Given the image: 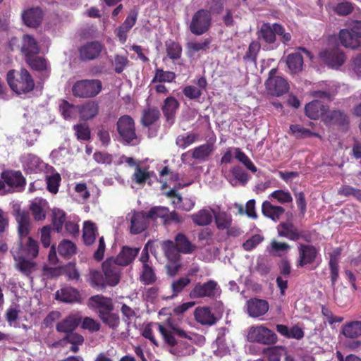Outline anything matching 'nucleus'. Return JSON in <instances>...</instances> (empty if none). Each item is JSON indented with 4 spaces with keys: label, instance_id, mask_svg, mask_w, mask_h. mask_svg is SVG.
Masks as SVG:
<instances>
[{
    "label": "nucleus",
    "instance_id": "obj_1",
    "mask_svg": "<svg viewBox=\"0 0 361 361\" xmlns=\"http://www.w3.org/2000/svg\"><path fill=\"white\" fill-rule=\"evenodd\" d=\"M156 326L160 334L163 336L165 341L170 345H174L176 343L174 336H178L180 337L188 338L192 339V336L188 335L185 332L180 330L178 325L173 322V319L169 318L164 324H147L145 326L142 331V336L149 339L153 344L158 345L157 341L155 340L152 327Z\"/></svg>",
    "mask_w": 361,
    "mask_h": 361
},
{
    "label": "nucleus",
    "instance_id": "obj_2",
    "mask_svg": "<svg viewBox=\"0 0 361 361\" xmlns=\"http://www.w3.org/2000/svg\"><path fill=\"white\" fill-rule=\"evenodd\" d=\"M104 276L97 271H91L89 280L93 286L104 287L106 285L114 286L120 281V271L114 264L106 260L102 264Z\"/></svg>",
    "mask_w": 361,
    "mask_h": 361
},
{
    "label": "nucleus",
    "instance_id": "obj_3",
    "mask_svg": "<svg viewBox=\"0 0 361 361\" xmlns=\"http://www.w3.org/2000/svg\"><path fill=\"white\" fill-rule=\"evenodd\" d=\"M305 114L311 119L322 117L325 121L343 123L346 121L345 116L340 111L327 112L326 107L319 101H313L305 106Z\"/></svg>",
    "mask_w": 361,
    "mask_h": 361
},
{
    "label": "nucleus",
    "instance_id": "obj_4",
    "mask_svg": "<svg viewBox=\"0 0 361 361\" xmlns=\"http://www.w3.org/2000/svg\"><path fill=\"white\" fill-rule=\"evenodd\" d=\"M102 90V82L96 79L78 80L72 87L73 94L79 98L94 97Z\"/></svg>",
    "mask_w": 361,
    "mask_h": 361
},
{
    "label": "nucleus",
    "instance_id": "obj_5",
    "mask_svg": "<svg viewBox=\"0 0 361 361\" xmlns=\"http://www.w3.org/2000/svg\"><path fill=\"white\" fill-rule=\"evenodd\" d=\"M7 81L11 90L18 94L31 91L35 86L30 75L25 69L20 71L17 79L14 78V71H10L7 74Z\"/></svg>",
    "mask_w": 361,
    "mask_h": 361
},
{
    "label": "nucleus",
    "instance_id": "obj_6",
    "mask_svg": "<svg viewBox=\"0 0 361 361\" xmlns=\"http://www.w3.org/2000/svg\"><path fill=\"white\" fill-rule=\"evenodd\" d=\"M247 337V340L250 342H256L266 345L275 343L277 341L276 334L263 325H257L250 327Z\"/></svg>",
    "mask_w": 361,
    "mask_h": 361
},
{
    "label": "nucleus",
    "instance_id": "obj_7",
    "mask_svg": "<svg viewBox=\"0 0 361 361\" xmlns=\"http://www.w3.org/2000/svg\"><path fill=\"white\" fill-rule=\"evenodd\" d=\"M265 86L270 94L277 97L285 94L289 89L288 82L282 76L277 75L276 68H272L269 71Z\"/></svg>",
    "mask_w": 361,
    "mask_h": 361
},
{
    "label": "nucleus",
    "instance_id": "obj_8",
    "mask_svg": "<svg viewBox=\"0 0 361 361\" xmlns=\"http://www.w3.org/2000/svg\"><path fill=\"white\" fill-rule=\"evenodd\" d=\"M117 130L122 139L127 143L135 145L138 139L135 133V123L129 116H123L118 120Z\"/></svg>",
    "mask_w": 361,
    "mask_h": 361
},
{
    "label": "nucleus",
    "instance_id": "obj_9",
    "mask_svg": "<svg viewBox=\"0 0 361 361\" xmlns=\"http://www.w3.org/2000/svg\"><path fill=\"white\" fill-rule=\"evenodd\" d=\"M211 20V15L208 11L200 10L193 16L190 24V30L193 34L201 35L209 30Z\"/></svg>",
    "mask_w": 361,
    "mask_h": 361
},
{
    "label": "nucleus",
    "instance_id": "obj_10",
    "mask_svg": "<svg viewBox=\"0 0 361 361\" xmlns=\"http://www.w3.org/2000/svg\"><path fill=\"white\" fill-rule=\"evenodd\" d=\"M321 59L329 67L338 68L345 61V56L338 47L328 49L319 54Z\"/></svg>",
    "mask_w": 361,
    "mask_h": 361
},
{
    "label": "nucleus",
    "instance_id": "obj_11",
    "mask_svg": "<svg viewBox=\"0 0 361 361\" xmlns=\"http://www.w3.org/2000/svg\"><path fill=\"white\" fill-rule=\"evenodd\" d=\"M219 287L217 283L210 280L204 283H197L191 290L190 297L192 299L214 297L219 293Z\"/></svg>",
    "mask_w": 361,
    "mask_h": 361
},
{
    "label": "nucleus",
    "instance_id": "obj_12",
    "mask_svg": "<svg viewBox=\"0 0 361 361\" xmlns=\"http://www.w3.org/2000/svg\"><path fill=\"white\" fill-rule=\"evenodd\" d=\"M20 159L27 173H38L47 168V164L39 157L32 154H24Z\"/></svg>",
    "mask_w": 361,
    "mask_h": 361
},
{
    "label": "nucleus",
    "instance_id": "obj_13",
    "mask_svg": "<svg viewBox=\"0 0 361 361\" xmlns=\"http://www.w3.org/2000/svg\"><path fill=\"white\" fill-rule=\"evenodd\" d=\"M246 312L250 317L258 318L264 315L269 309L267 300L258 298H251L246 302Z\"/></svg>",
    "mask_w": 361,
    "mask_h": 361
},
{
    "label": "nucleus",
    "instance_id": "obj_14",
    "mask_svg": "<svg viewBox=\"0 0 361 361\" xmlns=\"http://www.w3.org/2000/svg\"><path fill=\"white\" fill-rule=\"evenodd\" d=\"M12 250H16L23 256L35 258L39 253V245L37 241L31 237L20 238V244Z\"/></svg>",
    "mask_w": 361,
    "mask_h": 361
},
{
    "label": "nucleus",
    "instance_id": "obj_15",
    "mask_svg": "<svg viewBox=\"0 0 361 361\" xmlns=\"http://www.w3.org/2000/svg\"><path fill=\"white\" fill-rule=\"evenodd\" d=\"M303 55L312 59L309 51L305 48L300 47L298 51L290 54L287 56L286 64L291 73H298L302 70L303 65Z\"/></svg>",
    "mask_w": 361,
    "mask_h": 361
},
{
    "label": "nucleus",
    "instance_id": "obj_16",
    "mask_svg": "<svg viewBox=\"0 0 361 361\" xmlns=\"http://www.w3.org/2000/svg\"><path fill=\"white\" fill-rule=\"evenodd\" d=\"M15 219L18 224V231L20 238H25L31 229V219L30 214L25 210L19 208L15 209Z\"/></svg>",
    "mask_w": 361,
    "mask_h": 361
},
{
    "label": "nucleus",
    "instance_id": "obj_17",
    "mask_svg": "<svg viewBox=\"0 0 361 361\" xmlns=\"http://www.w3.org/2000/svg\"><path fill=\"white\" fill-rule=\"evenodd\" d=\"M317 255V249L310 245L300 244L298 245V267H304L312 264L316 259Z\"/></svg>",
    "mask_w": 361,
    "mask_h": 361
},
{
    "label": "nucleus",
    "instance_id": "obj_18",
    "mask_svg": "<svg viewBox=\"0 0 361 361\" xmlns=\"http://www.w3.org/2000/svg\"><path fill=\"white\" fill-rule=\"evenodd\" d=\"M128 218L130 221V231L137 234L144 231L147 226V221L149 219L148 214L143 212H133L128 214Z\"/></svg>",
    "mask_w": 361,
    "mask_h": 361
},
{
    "label": "nucleus",
    "instance_id": "obj_19",
    "mask_svg": "<svg viewBox=\"0 0 361 361\" xmlns=\"http://www.w3.org/2000/svg\"><path fill=\"white\" fill-rule=\"evenodd\" d=\"M16 268L25 275H29L37 269V264L32 260L26 259L19 252L12 250Z\"/></svg>",
    "mask_w": 361,
    "mask_h": 361
},
{
    "label": "nucleus",
    "instance_id": "obj_20",
    "mask_svg": "<svg viewBox=\"0 0 361 361\" xmlns=\"http://www.w3.org/2000/svg\"><path fill=\"white\" fill-rule=\"evenodd\" d=\"M89 305L98 312L99 316L107 312L108 311H112L114 308L110 298L99 295L92 296L90 298Z\"/></svg>",
    "mask_w": 361,
    "mask_h": 361
},
{
    "label": "nucleus",
    "instance_id": "obj_21",
    "mask_svg": "<svg viewBox=\"0 0 361 361\" xmlns=\"http://www.w3.org/2000/svg\"><path fill=\"white\" fill-rule=\"evenodd\" d=\"M166 195L171 199L172 204L177 209L189 212L195 206V202L192 199L189 197H182L173 190L168 192Z\"/></svg>",
    "mask_w": 361,
    "mask_h": 361
},
{
    "label": "nucleus",
    "instance_id": "obj_22",
    "mask_svg": "<svg viewBox=\"0 0 361 361\" xmlns=\"http://www.w3.org/2000/svg\"><path fill=\"white\" fill-rule=\"evenodd\" d=\"M179 105L178 101L173 97H169L164 101L162 111L169 126L174 123L176 112Z\"/></svg>",
    "mask_w": 361,
    "mask_h": 361
},
{
    "label": "nucleus",
    "instance_id": "obj_23",
    "mask_svg": "<svg viewBox=\"0 0 361 361\" xmlns=\"http://www.w3.org/2000/svg\"><path fill=\"white\" fill-rule=\"evenodd\" d=\"M139 248L123 247L114 261L110 260L115 267L116 265L126 266L131 263L137 256Z\"/></svg>",
    "mask_w": 361,
    "mask_h": 361
},
{
    "label": "nucleus",
    "instance_id": "obj_24",
    "mask_svg": "<svg viewBox=\"0 0 361 361\" xmlns=\"http://www.w3.org/2000/svg\"><path fill=\"white\" fill-rule=\"evenodd\" d=\"M30 209L36 221H42L46 218L49 204L47 200L42 198H35L31 202Z\"/></svg>",
    "mask_w": 361,
    "mask_h": 361
},
{
    "label": "nucleus",
    "instance_id": "obj_25",
    "mask_svg": "<svg viewBox=\"0 0 361 361\" xmlns=\"http://www.w3.org/2000/svg\"><path fill=\"white\" fill-rule=\"evenodd\" d=\"M103 46L99 42L85 44L80 49V54L84 60H92L99 56Z\"/></svg>",
    "mask_w": 361,
    "mask_h": 361
},
{
    "label": "nucleus",
    "instance_id": "obj_26",
    "mask_svg": "<svg viewBox=\"0 0 361 361\" xmlns=\"http://www.w3.org/2000/svg\"><path fill=\"white\" fill-rule=\"evenodd\" d=\"M22 18L24 23L31 27H37L42 19V12L39 8H31L25 10L23 14Z\"/></svg>",
    "mask_w": 361,
    "mask_h": 361
},
{
    "label": "nucleus",
    "instance_id": "obj_27",
    "mask_svg": "<svg viewBox=\"0 0 361 361\" xmlns=\"http://www.w3.org/2000/svg\"><path fill=\"white\" fill-rule=\"evenodd\" d=\"M99 112V104L95 101H88L78 106V114L82 120L87 121L94 118Z\"/></svg>",
    "mask_w": 361,
    "mask_h": 361
},
{
    "label": "nucleus",
    "instance_id": "obj_28",
    "mask_svg": "<svg viewBox=\"0 0 361 361\" xmlns=\"http://www.w3.org/2000/svg\"><path fill=\"white\" fill-rule=\"evenodd\" d=\"M80 317L77 314H70L56 325V330L59 332L66 334L73 332L79 325Z\"/></svg>",
    "mask_w": 361,
    "mask_h": 361
},
{
    "label": "nucleus",
    "instance_id": "obj_29",
    "mask_svg": "<svg viewBox=\"0 0 361 361\" xmlns=\"http://www.w3.org/2000/svg\"><path fill=\"white\" fill-rule=\"evenodd\" d=\"M279 236L285 237L290 240H297L301 238L302 233L290 223H283L277 227Z\"/></svg>",
    "mask_w": 361,
    "mask_h": 361
},
{
    "label": "nucleus",
    "instance_id": "obj_30",
    "mask_svg": "<svg viewBox=\"0 0 361 361\" xmlns=\"http://www.w3.org/2000/svg\"><path fill=\"white\" fill-rule=\"evenodd\" d=\"M214 212L212 209L204 208L190 216L193 223L197 226L209 225L213 220Z\"/></svg>",
    "mask_w": 361,
    "mask_h": 361
},
{
    "label": "nucleus",
    "instance_id": "obj_31",
    "mask_svg": "<svg viewBox=\"0 0 361 361\" xmlns=\"http://www.w3.org/2000/svg\"><path fill=\"white\" fill-rule=\"evenodd\" d=\"M340 40L342 44L348 48L356 49L360 45V37L353 32L352 28L350 31L348 30H341L339 34Z\"/></svg>",
    "mask_w": 361,
    "mask_h": 361
},
{
    "label": "nucleus",
    "instance_id": "obj_32",
    "mask_svg": "<svg viewBox=\"0 0 361 361\" xmlns=\"http://www.w3.org/2000/svg\"><path fill=\"white\" fill-rule=\"evenodd\" d=\"M195 317L197 322L203 325H212L216 322V318L207 307H197Z\"/></svg>",
    "mask_w": 361,
    "mask_h": 361
},
{
    "label": "nucleus",
    "instance_id": "obj_33",
    "mask_svg": "<svg viewBox=\"0 0 361 361\" xmlns=\"http://www.w3.org/2000/svg\"><path fill=\"white\" fill-rule=\"evenodd\" d=\"M22 51L25 58L36 55L39 51L38 44L34 37L31 35H25L23 37Z\"/></svg>",
    "mask_w": 361,
    "mask_h": 361
},
{
    "label": "nucleus",
    "instance_id": "obj_34",
    "mask_svg": "<svg viewBox=\"0 0 361 361\" xmlns=\"http://www.w3.org/2000/svg\"><path fill=\"white\" fill-rule=\"evenodd\" d=\"M1 178L4 183L11 187H21L25 184V179L20 171H4L2 173Z\"/></svg>",
    "mask_w": 361,
    "mask_h": 361
},
{
    "label": "nucleus",
    "instance_id": "obj_35",
    "mask_svg": "<svg viewBox=\"0 0 361 361\" xmlns=\"http://www.w3.org/2000/svg\"><path fill=\"white\" fill-rule=\"evenodd\" d=\"M211 40L209 38L202 40H190L186 44L188 54L192 56L197 52L207 51L209 48Z\"/></svg>",
    "mask_w": 361,
    "mask_h": 361
},
{
    "label": "nucleus",
    "instance_id": "obj_36",
    "mask_svg": "<svg viewBox=\"0 0 361 361\" xmlns=\"http://www.w3.org/2000/svg\"><path fill=\"white\" fill-rule=\"evenodd\" d=\"M262 212L265 216L276 221L284 213V209L280 206L273 205L268 201H264L262 205Z\"/></svg>",
    "mask_w": 361,
    "mask_h": 361
},
{
    "label": "nucleus",
    "instance_id": "obj_37",
    "mask_svg": "<svg viewBox=\"0 0 361 361\" xmlns=\"http://www.w3.org/2000/svg\"><path fill=\"white\" fill-rule=\"evenodd\" d=\"M56 298L65 302H74L79 300L80 295L75 288L66 287L56 291Z\"/></svg>",
    "mask_w": 361,
    "mask_h": 361
},
{
    "label": "nucleus",
    "instance_id": "obj_38",
    "mask_svg": "<svg viewBox=\"0 0 361 361\" xmlns=\"http://www.w3.org/2000/svg\"><path fill=\"white\" fill-rule=\"evenodd\" d=\"M214 150L213 144L206 143L194 148L192 152V157L200 161L207 160L209 156Z\"/></svg>",
    "mask_w": 361,
    "mask_h": 361
},
{
    "label": "nucleus",
    "instance_id": "obj_39",
    "mask_svg": "<svg viewBox=\"0 0 361 361\" xmlns=\"http://www.w3.org/2000/svg\"><path fill=\"white\" fill-rule=\"evenodd\" d=\"M276 330L279 334L288 338L300 339L304 336L303 331L297 326L289 329L286 325L278 324L276 325Z\"/></svg>",
    "mask_w": 361,
    "mask_h": 361
},
{
    "label": "nucleus",
    "instance_id": "obj_40",
    "mask_svg": "<svg viewBox=\"0 0 361 361\" xmlns=\"http://www.w3.org/2000/svg\"><path fill=\"white\" fill-rule=\"evenodd\" d=\"M231 175L226 176L232 185H244L247 181V174L240 167L235 166L231 169Z\"/></svg>",
    "mask_w": 361,
    "mask_h": 361
},
{
    "label": "nucleus",
    "instance_id": "obj_41",
    "mask_svg": "<svg viewBox=\"0 0 361 361\" xmlns=\"http://www.w3.org/2000/svg\"><path fill=\"white\" fill-rule=\"evenodd\" d=\"M276 35L274 24L271 25L269 23H264L259 31V39L264 40L269 44H273L276 41Z\"/></svg>",
    "mask_w": 361,
    "mask_h": 361
},
{
    "label": "nucleus",
    "instance_id": "obj_42",
    "mask_svg": "<svg viewBox=\"0 0 361 361\" xmlns=\"http://www.w3.org/2000/svg\"><path fill=\"white\" fill-rule=\"evenodd\" d=\"M97 234V228L94 223L89 221L84 222L82 237L85 244H92Z\"/></svg>",
    "mask_w": 361,
    "mask_h": 361
},
{
    "label": "nucleus",
    "instance_id": "obj_43",
    "mask_svg": "<svg viewBox=\"0 0 361 361\" xmlns=\"http://www.w3.org/2000/svg\"><path fill=\"white\" fill-rule=\"evenodd\" d=\"M343 334L348 338H355L361 336V321H355L345 324L342 328Z\"/></svg>",
    "mask_w": 361,
    "mask_h": 361
},
{
    "label": "nucleus",
    "instance_id": "obj_44",
    "mask_svg": "<svg viewBox=\"0 0 361 361\" xmlns=\"http://www.w3.org/2000/svg\"><path fill=\"white\" fill-rule=\"evenodd\" d=\"M199 140L200 136L197 133H187L185 134L178 135L176 138V143L179 147L185 149Z\"/></svg>",
    "mask_w": 361,
    "mask_h": 361
},
{
    "label": "nucleus",
    "instance_id": "obj_45",
    "mask_svg": "<svg viewBox=\"0 0 361 361\" xmlns=\"http://www.w3.org/2000/svg\"><path fill=\"white\" fill-rule=\"evenodd\" d=\"M175 240L178 252L190 254L195 250V246L191 244L185 235L182 233L178 234Z\"/></svg>",
    "mask_w": 361,
    "mask_h": 361
},
{
    "label": "nucleus",
    "instance_id": "obj_46",
    "mask_svg": "<svg viewBox=\"0 0 361 361\" xmlns=\"http://www.w3.org/2000/svg\"><path fill=\"white\" fill-rule=\"evenodd\" d=\"M175 78L176 74L173 72L157 68L152 83L171 82Z\"/></svg>",
    "mask_w": 361,
    "mask_h": 361
},
{
    "label": "nucleus",
    "instance_id": "obj_47",
    "mask_svg": "<svg viewBox=\"0 0 361 361\" xmlns=\"http://www.w3.org/2000/svg\"><path fill=\"white\" fill-rule=\"evenodd\" d=\"M39 135V130L31 124H27L23 128L22 137L26 140L29 145H32Z\"/></svg>",
    "mask_w": 361,
    "mask_h": 361
},
{
    "label": "nucleus",
    "instance_id": "obj_48",
    "mask_svg": "<svg viewBox=\"0 0 361 361\" xmlns=\"http://www.w3.org/2000/svg\"><path fill=\"white\" fill-rule=\"evenodd\" d=\"M216 227L219 230L228 229L232 223V217L226 212H219L214 214Z\"/></svg>",
    "mask_w": 361,
    "mask_h": 361
},
{
    "label": "nucleus",
    "instance_id": "obj_49",
    "mask_svg": "<svg viewBox=\"0 0 361 361\" xmlns=\"http://www.w3.org/2000/svg\"><path fill=\"white\" fill-rule=\"evenodd\" d=\"M84 342V338L76 333H68L66 334L63 339L55 343L54 346H64L67 343H70L72 345H81Z\"/></svg>",
    "mask_w": 361,
    "mask_h": 361
},
{
    "label": "nucleus",
    "instance_id": "obj_50",
    "mask_svg": "<svg viewBox=\"0 0 361 361\" xmlns=\"http://www.w3.org/2000/svg\"><path fill=\"white\" fill-rule=\"evenodd\" d=\"M66 221V214L63 210L56 208L52 210V221L57 232L61 231L62 226Z\"/></svg>",
    "mask_w": 361,
    "mask_h": 361
},
{
    "label": "nucleus",
    "instance_id": "obj_51",
    "mask_svg": "<svg viewBox=\"0 0 361 361\" xmlns=\"http://www.w3.org/2000/svg\"><path fill=\"white\" fill-rule=\"evenodd\" d=\"M60 111L65 119H71L75 118L78 112V106H74L66 101H63L60 104Z\"/></svg>",
    "mask_w": 361,
    "mask_h": 361
},
{
    "label": "nucleus",
    "instance_id": "obj_52",
    "mask_svg": "<svg viewBox=\"0 0 361 361\" xmlns=\"http://www.w3.org/2000/svg\"><path fill=\"white\" fill-rule=\"evenodd\" d=\"M162 250L166 256L170 261L177 260L178 257V251L173 241L166 240L162 243Z\"/></svg>",
    "mask_w": 361,
    "mask_h": 361
},
{
    "label": "nucleus",
    "instance_id": "obj_53",
    "mask_svg": "<svg viewBox=\"0 0 361 361\" xmlns=\"http://www.w3.org/2000/svg\"><path fill=\"white\" fill-rule=\"evenodd\" d=\"M268 361H280L281 357L286 353L285 348L281 346H274L267 348L264 351Z\"/></svg>",
    "mask_w": 361,
    "mask_h": 361
},
{
    "label": "nucleus",
    "instance_id": "obj_54",
    "mask_svg": "<svg viewBox=\"0 0 361 361\" xmlns=\"http://www.w3.org/2000/svg\"><path fill=\"white\" fill-rule=\"evenodd\" d=\"M235 157L252 172H256L257 168L250 158L240 148H233Z\"/></svg>",
    "mask_w": 361,
    "mask_h": 361
},
{
    "label": "nucleus",
    "instance_id": "obj_55",
    "mask_svg": "<svg viewBox=\"0 0 361 361\" xmlns=\"http://www.w3.org/2000/svg\"><path fill=\"white\" fill-rule=\"evenodd\" d=\"M159 116V111L157 109H148L143 112L142 123L144 126H148L156 121Z\"/></svg>",
    "mask_w": 361,
    "mask_h": 361
},
{
    "label": "nucleus",
    "instance_id": "obj_56",
    "mask_svg": "<svg viewBox=\"0 0 361 361\" xmlns=\"http://www.w3.org/2000/svg\"><path fill=\"white\" fill-rule=\"evenodd\" d=\"M59 254L64 257H69L75 252V246L70 240H64L58 246Z\"/></svg>",
    "mask_w": 361,
    "mask_h": 361
},
{
    "label": "nucleus",
    "instance_id": "obj_57",
    "mask_svg": "<svg viewBox=\"0 0 361 361\" xmlns=\"http://www.w3.org/2000/svg\"><path fill=\"white\" fill-rule=\"evenodd\" d=\"M73 129L78 140H88L90 139V130L87 124L80 123L75 125Z\"/></svg>",
    "mask_w": 361,
    "mask_h": 361
},
{
    "label": "nucleus",
    "instance_id": "obj_58",
    "mask_svg": "<svg viewBox=\"0 0 361 361\" xmlns=\"http://www.w3.org/2000/svg\"><path fill=\"white\" fill-rule=\"evenodd\" d=\"M168 208L165 207H152L148 212L149 219H161L164 224H165L166 218L167 217Z\"/></svg>",
    "mask_w": 361,
    "mask_h": 361
},
{
    "label": "nucleus",
    "instance_id": "obj_59",
    "mask_svg": "<svg viewBox=\"0 0 361 361\" xmlns=\"http://www.w3.org/2000/svg\"><path fill=\"white\" fill-rule=\"evenodd\" d=\"M290 247V245L286 243L272 240L270 245V252L275 255L281 256L286 253L289 250Z\"/></svg>",
    "mask_w": 361,
    "mask_h": 361
},
{
    "label": "nucleus",
    "instance_id": "obj_60",
    "mask_svg": "<svg viewBox=\"0 0 361 361\" xmlns=\"http://www.w3.org/2000/svg\"><path fill=\"white\" fill-rule=\"evenodd\" d=\"M26 61L29 66L35 70L42 71L47 68V62L43 58L33 57V56H31L26 58Z\"/></svg>",
    "mask_w": 361,
    "mask_h": 361
},
{
    "label": "nucleus",
    "instance_id": "obj_61",
    "mask_svg": "<svg viewBox=\"0 0 361 361\" xmlns=\"http://www.w3.org/2000/svg\"><path fill=\"white\" fill-rule=\"evenodd\" d=\"M168 56L171 59H177L180 58L182 48L178 43L169 41L166 44Z\"/></svg>",
    "mask_w": 361,
    "mask_h": 361
},
{
    "label": "nucleus",
    "instance_id": "obj_62",
    "mask_svg": "<svg viewBox=\"0 0 361 361\" xmlns=\"http://www.w3.org/2000/svg\"><path fill=\"white\" fill-rule=\"evenodd\" d=\"M104 323L111 328H116L119 324V317L116 314L111 313V311L102 314L99 316Z\"/></svg>",
    "mask_w": 361,
    "mask_h": 361
},
{
    "label": "nucleus",
    "instance_id": "obj_63",
    "mask_svg": "<svg viewBox=\"0 0 361 361\" xmlns=\"http://www.w3.org/2000/svg\"><path fill=\"white\" fill-rule=\"evenodd\" d=\"M190 283V279L188 277H181L178 280L173 281L171 283V289L173 291V296H176L180 293L185 287Z\"/></svg>",
    "mask_w": 361,
    "mask_h": 361
},
{
    "label": "nucleus",
    "instance_id": "obj_64",
    "mask_svg": "<svg viewBox=\"0 0 361 361\" xmlns=\"http://www.w3.org/2000/svg\"><path fill=\"white\" fill-rule=\"evenodd\" d=\"M46 180L48 190L52 193H56L61 180L60 175L57 173H53L51 176H46Z\"/></svg>",
    "mask_w": 361,
    "mask_h": 361
}]
</instances>
